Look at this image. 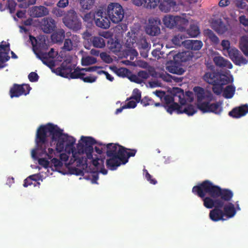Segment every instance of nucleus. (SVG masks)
Wrapping results in <instances>:
<instances>
[{"mask_svg": "<svg viewBox=\"0 0 248 248\" xmlns=\"http://www.w3.org/2000/svg\"><path fill=\"white\" fill-rule=\"evenodd\" d=\"M47 129L52 134L53 140H57V149L61 152L64 149L68 154H72L71 161L77 162L78 165H87V159L93 158V146L97 144L104 148V144L101 142L96 141L91 137L81 136L80 141L77 146L76 151L74 145L76 140L74 137L63 133V130L61 129L57 125L49 124Z\"/></svg>", "mask_w": 248, "mask_h": 248, "instance_id": "obj_1", "label": "nucleus"}, {"mask_svg": "<svg viewBox=\"0 0 248 248\" xmlns=\"http://www.w3.org/2000/svg\"><path fill=\"white\" fill-rule=\"evenodd\" d=\"M106 155L109 157L106 161V166L111 170H116L121 165L128 162L130 157L134 156L137 150L126 148L117 143L104 144Z\"/></svg>", "mask_w": 248, "mask_h": 248, "instance_id": "obj_2", "label": "nucleus"}, {"mask_svg": "<svg viewBox=\"0 0 248 248\" xmlns=\"http://www.w3.org/2000/svg\"><path fill=\"white\" fill-rule=\"evenodd\" d=\"M193 92L184 90L178 87H173L170 91L171 95L165 94L162 99L164 105H169L175 101H178L181 105H185L186 102L191 103L196 98L197 108L202 110V87L195 86Z\"/></svg>", "mask_w": 248, "mask_h": 248, "instance_id": "obj_3", "label": "nucleus"}, {"mask_svg": "<svg viewBox=\"0 0 248 248\" xmlns=\"http://www.w3.org/2000/svg\"><path fill=\"white\" fill-rule=\"evenodd\" d=\"M49 124L54 125L52 123H48L46 125H42L38 127L36 135L35 142L37 149L40 150L42 154H46L49 159H51L53 156L55 155V152L54 149L50 148L48 149V152L46 151V147L48 146L47 133H49L51 136V144L52 143L54 142V144H56L55 149L58 153H61L63 151L67 152L65 149L61 152L57 149L58 141L57 140H53L52 134L47 129V127H48V125Z\"/></svg>", "mask_w": 248, "mask_h": 248, "instance_id": "obj_4", "label": "nucleus"}, {"mask_svg": "<svg viewBox=\"0 0 248 248\" xmlns=\"http://www.w3.org/2000/svg\"><path fill=\"white\" fill-rule=\"evenodd\" d=\"M202 78L206 82L213 85V92L217 95L221 93L224 85L232 81L228 76L218 72L206 73Z\"/></svg>", "mask_w": 248, "mask_h": 248, "instance_id": "obj_5", "label": "nucleus"}, {"mask_svg": "<svg viewBox=\"0 0 248 248\" xmlns=\"http://www.w3.org/2000/svg\"><path fill=\"white\" fill-rule=\"evenodd\" d=\"M81 68L77 67L72 72L73 68L71 64L70 63H67L63 62L61 66L56 69V73L59 76L62 77H67V75L70 74V77L72 79L79 78L82 79L83 76H85V74L82 73L83 71L81 70Z\"/></svg>", "mask_w": 248, "mask_h": 248, "instance_id": "obj_6", "label": "nucleus"}, {"mask_svg": "<svg viewBox=\"0 0 248 248\" xmlns=\"http://www.w3.org/2000/svg\"><path fill=\"white\" fill-rule=\"evenodd\" d=\"M107 13L109 19L114 23L120 22L124 17V9L118 3L112 2L109 4L107 7Z\"/></svg>", "mask_w": 248, "mask_h": 248, "instance_id": "obj_7", "label": "nucleus"}, {"mask_svg": "<svg viewBox=\"0 0 248 248\" xmlns=\"http://www.w3.org/2000/svg\"><path fill=\"white\" fill-rule=\"evenodd\" d=\"M62 22L67 28L74 31H78L81 29V22L73 9L67 11L62 18Z\"/></svg>", "mask_w": 248, "mask_h": 248, "instance_id": "obj_8", "label": "nucleus"}, {"mask_svg": "<svg viewBox=\"0 0 248 248\" xmlns=\"http://www.w3.org/2000/svg\"><path fill=\"white\" fill-rule=\"evenodd\" d=\"M182 106L174 102L169 105H163V107L170 114L175 111L178 114L186 113L188 116H191L197 112V108L192 105H188L184 108Z\"/></svg>", "mask_w": 248, "mask_h": 248, "instance_id": "obj_9", "label": "nucleus"}, {"mask_svg": "<svg viewBox=\"0 0 248 248\" xmlns=\"http://www.w3.org/2000/svg\"><path fill=\"white\" fill-rule=\"evenodd\" d=\"M160 25L161 20L158 17L150 18L145 29L146 33L150 36H157L160 33Z\"/></svg>", "mask_w": 248, "mask_h": 248, "instance_id": "obj_10", "label": "nucleus"}, {"mask_svg": "<svg viewBox=\"0 0 248 248\" xmlns=\"http://www.w3.org/2000/svg\"><path fill=\"white\" fill-rule=\"evenodd\" d=\"M31 90V87L29 84H14L10 90V95L11 98L18 97L22 95H26L29 93Z\"/></svg>", "mask_w": 248, "mask_h": 248, "instance_id": "obj_11", "label": "nucleus"}, {"mask_svg": "<svg viewBox=\"0 0 248 248\" xmlns=\"http://www.w3.org/2000/svg\"><path fill=\"white\" fill-rule=\"evenodd\" d=\"M229 56L233 63L236 65L240 66L242 64H246L248 61L241 54L240 51L235 47H232L227 52Z\"/></svg>", "mask_w": 248, "mask_h": 248, "instance_id": "obj_12", "label": "nucleus"}, {"mask_svg": "<svg viewBox=\"0 0 248 248\" xmlns=\"http://www.w3.org/2000/svg\"><path fill=\"white\" fill-rule=\"evenodd\" d=\"M110 20L102 10H98L95 13V23L98 27L105 29H108L110 27Z\"/></svg>", "mask_w": 248, "mask_h": 248, "instance_id": "obj_13", "label": "nucleus"}, {"mask_svg": "<svg viewBox=\"0 0 248 248\" xmlns=\"http://www.w3.org/2000/svg\"><path fill=\"white\" fill-rule=\"evenodd\" d=\"M211 26L212 29L219 35L226 33L229 28L228 23L223 21L221 19H217L214 20Z\"/></svg>", "mask_w": 248, "mask_h": 248, "instance_id": "obj_14", "label": "nucleus"}, {"mask_svg": "<svg viewBox=\"0 0 248 248\" xmlns=\"http://www.w3.org/2000/svg\"><path fill=\"white\" fill-rule=\"evenodd\" d=\"M10 51L9 44L0 45V69L7 66L5 62L8 61L10 58L9 56Z\"/></svg>", "mask_w": 248, "mask_h": 248, "instance_id": "obj_15", "label": "nucleus"}, {"mask_svg": "<svg viewBox=\"0 0 248 248\" xmlns=\"http://www.w3.org/2000/svg\"><path fill=\"white\" fill-rule=\"evenodd\" d=\"M222 110L220 105L217 102L210 103L209 102L202 101V113L213 112L219 114Z\"/></svg>", "mask_w": 248, "mask_h": 248, "instance_id": "obj_16", "label": "nucleus"}, {"mask_svg": "<svg viewBox=\"0 0 248 248\" xmlns=\"http://www.w3.org/2000/svg\"><path fill=\"white\" fill-rule=\"evenodd\" d=\"M56 28V23L54 19L50 17L44 18L42 22V29L46 33L53 32Z\"/></svg>", "mask_w": 248, "mask_h": 248, "instance_id": "obj_17", "label": "nucleus"}, {"mask_svg": "<svg viewBox=\"0 0 248 248\" xmlns=\"http://www.w3.org/2000/svg\"><path fill=\"white\" fill-rule=\"evenodd\" d=\"M248 113V105H242L233 108L229 112V115L233 118H240Z\"/></svg>", "mask_w": 248, "mask_h": 248, "instance_id": "obj_18", "label": "nucleus"}, {"mask_svg": "<svg viewBox=\"0 0 248 248\" xmlns=\"http://www.w3.org/2000/svg\"><path fill=\"white\" fill-rule=\"evenodd\" d=\"M49 11L44 6H35L31 8L30 15L33 17H41L47 15Z\"/></svg>", "mask_w": 248, "mask_h": 248, "instance_id": "obj_19", "label": "nucleus"}, {"mask_svg": "<svg viewBox=\"0 0 248 248\" xmlns=\"http://www.w3.org/2000/svg\"><path fill=\"white\" fill-rule=\"evenodd\" d=\"M33 50L37 58L40 59L44 64L46 65L49 68L52 69L55 66V62L53 59L49 58L47 56L46 57L43 56V54L37 52L35 47L33 48Z\"/></svg>", "mask_w": 248, "mask_h": 248, "instance_id": "obj_20", "label": "nucleus"}, {"mask_svg": "<svg viewBox=\"0 0 248 248\" xmlns=\"http://www.w3.org/2000/svg\"><path fill=\"white\" fill-rule=\"evenodd\" d=\"M176 6L175 0H163L159 6V9L164 12L167 13L170 11L172 9L174 10Z\"/></svg>", "mask_w": 248, "mask_h": 248, "instance_id": "obj_21", "label": "nucleus"}, {"mask_svg": "<svg viewBox=\"0 0 248 248\" xmlns=\"http://www.w3.org/2000/svg\"><path fill=\"white\" fill-rule=\"evenodd\" d=\"M213 62L217 66L220 68L232 69L233 67L230 61L221 56H215L213 58Z\"/></svg>", "mask_w": 248, "mask_h": 248, "instance_id": "obj_22", "label": "nucleus"}, {"mask_svg": "<svg viewBox=\"0 0 248 248\" xmlns=\"http://www.w3.org/2000/svg\"><path fill=\"white\" fill-rule=\"evenodd\" d=\"M176 16L167 15L163 17L162 22L166 27L170 29H173L176 26Z\"/></svg>", "mask_w": 248, "mask_h": 248, "instance_id": "obj_23", "label": "nucleus"}, {"mask_svg": "<svg viewBox=\"0 0 248 248\" xmlns=\"http://www.w3.org/2000/svg\"><path fill=\"white\" fill-rule=\"evenodd\" d=\"M176 26L174 29H176L180 31H185L188 25V20L180 16H176Z\"/></svg>", "mask_w": 248, "mask_h": 248, "instance_id": "obj_24", "label": "nucleus"}, {"mask_svg": "<svg viewBox=\"0 0 248 248\" xmlns=\"http://www.w3.org/2000/svg\"><path fill=\"white\" fill-rule=\"evenodd\" d=\"M167 70L170 73L179 75H182L184 72V69L176 65L175 62L170 63L166 67Z\"/></svg>", "mask_w": 248, "mask_h": 248, "instance_id": "obj_25", "label": "nucleus"}, {"mask_svg": "<svg viewBox=\"0 0 248 248\" xmlns=\"http://www.w3.org/2000/svg\"><path fill=\"white\" fill-rule=\"evenodd\" d=\"M185 46L187 48L194 50H199L202 47V41L198 40H186Z\"/></svg>", "mask_w": 248, "mask_h": 248, "instance_id": "obj_26", "label": "nucleus"}, {"mask_svg": "<svg viewBox=\"0 0 248 248\" xmlns=\"http://www.w3.org/2000/svg\"><path fill=\"white\" fill-rule=\"evenodd\" d=\"M240 48L243 53L248 56V36H243L240 40Z\"/></svg>", "mask_w": 248, "mask_h": 248, "instance_id": "obj_27", "label": "nucleus"}, {"mask_svg": "<svg viewBox=\"0 0 248 248\" xmlns=\"http://www.w3.org/2000/svg\"><path fill=\"white\" fill-rule=\"evenodd\" d=\"M91 41L95 47L103 48L105 46V40L100 36H94L92 38Z\"/></svg>", "mask_w": 248, "mask_h": 248, "instance_id": "obj_28", "label": "nucleus"}, {"mask_svg": "<svg viewBox=\"0 0 248 248\" xmlns=\"http://www.w3.org/2000/svg\"><path fill=\"white\" fill-rule=\"evenodd\" d=\"M235 91V87L232 85H228L223 91V96L227 99L233 97Z\"/></svg>", "mask_w": 248, "mask_h": 248, "instance_id": "obj_29", "label": "nucleus"}, {"mask_svg": "<svg viewBox=\"0 0 248 248\" xmlns=\"http://www.w3.org/2000/svg\"><path fill=\"white\" fill-rule=\"evenodd\" d=\"M204 35L207 36L213 43L215 44H218L219 40L212 30L210 29L205 30Z\"/></svg>", "mask_w": 248, "mask_h": 248, "instance_id": "obj_30", "label": "nucleus"}, {"mask_svg": "<svg viewBox=\"0 0 248 248\" xmlns=\"http://www.w3.org/2000/svg\"><path fill=\"white\" fill-rule=\"evenodd\" d=\"M186 31L187 34L191 37H195L200 33L199 27L195 25H191Z\"/></svg>", "mask_w": 248, "mask_h": 248, "instance_id": "obj_31", "label": "nucleus"}, {"mask_svg": "<svg viewBox=\"0 0 248 248\" xmlns=\"http://www.w3.org/2000/svg\"><path fill=\"white\" fill-rule=\"evenodd\" d=\"M65 37V32L63 30H60L52 35V40L56 42H62Z\"/></svg>", "mask_w": 248, "mask_h": 248, "instance_id": "obj_32", "label": "nucleus"}, {"mask_svg": "<svg viewBox=\"0 0 248 248\" xmlns=\"http://www.w3.org/2000/svg\"><path fill=\"white\" fill-rule=\"evenodd\" d=\"M95 0H80V4L83 9L89 10L93 8Z\"/></svg>", "mask_w": 248, "mask_h": 248, "instance_id": "obj_33", "label": "nucleus"}, {"mask_svg": "<svg viewBox=\"0 0 248 248\" xmlns=\"http://www.w3.org/2000/svg\"><path fill=\"white\" fill-rule=\"evenodd\" d=\"M20 3L18 4L19 8L26 9L31 5L34 4L36 0H17Z\"/></svg>", "mask_w": 248, "mask_h": 248, "instance_id": "obj_34", "label": "nucleus"}, {"mask_svg": "<svg viewBox=\"0 0 248 248\" xmlns=\"http://www.w3.org/2000/svg\"><path fill=\"white\" fill-rule=\"evenodd\" d=\"M177 56L182 62H186L192 58L191 52L189 51L183 52L178 54Z\"/></svg>", "mask_w": 248, "mask_h": 248, "instance_id": "obj_35", "label": "nucleus"}, {"mask_svg": "<svg viewBox=\"0 0 248 248\" xmlns=\"http://www.w3.org/2000/svg\"><path fill=\"white\" fill-rule=\"evenodd\" d=\"M116 73L119 77H128L130 74H131V71L126 68L122 67L118 69Z\"/></svg>", "mask_w": 248, "mask_h": 248, "instance_id": "obj_36", "label": "nucleus"}, {"mask_svg": "<svg viewBox=\"0 0 248 248\" xmlns=\"http://www.w3.org/2000/svg\"><path fill=\"white\" fill-rule=\"evenodd\" d=\"M96 62V58L91 56H87L82 59V64L83 65H89L95 63Z\"/></svg>", "mask_w": 248, "mask_h": 248, "instance_id": "obj_37", "label": "nucleus"}, {"mask_svg": "<svg viewBox=\"0 0 248 248\" xmlns=\"http://www.w3.org/2000/svg\"><path fill=\"white\" fill-rule=\"evenodd\" d=\"M133 99L140 102L141 99V92L138 89H135L133 91L132 95L127 100Z\"/></svg>", "mask_w": 248, "mask_h": 248, "instance_id": "obj_38", "label": "nucleus"}, {"mask_svg": "<svg viewBox=\"0 0 248 248\" xmlns=\"http://www.w3.org/2000/svg\"><path fill=\"white\" fill-rule=\"evenodd\" d=\"M183 36L182 35L178 34L177 35L174 36L171 41L173 44L176 46H181L182 44H184L186 41H183Z\"/></svg>", "mask_w": 248, "mask_h": 248, "instance_id": "obj_39", "label": "nucleus"}, {"mask_svg": "<svg viewBox=\"0 0 248 248\" xmlns=\"http://www.w3.org/2000/svg\"><path fill=\"white\" fill-rule=\"evenodd\" d=\"M17 4L14 0H8L6 7L9 9L10 13H14Z\"/></svg>", "mask_w": 248, "mask_h": 248, "instance_id": "obj_40", "label": "nucleus"}, {"mask_svg": "<svg viewBox=\"0 0 248 248\" xmlns=\"http://www.w3.org/2000/svg\"><path fill=\"white\" fill-rule=\"evenodd\" d=\"M84 21L88 23H92L93 20H95V14L92 12H90L85 14L83 17Z\"/></svg>", "mask_w": 248, "mask_h": 248, "instance_id": "obj_41", "label": "nucleus"}, {"mask_svg": "<svg viewBox=\"0 0 248 248\" xmlns=\"http://www.w3.org/2000/svg\"><path fill=\"white\" fill-rule=\"evenodd\" d=\"M74 45L72 42L71 39H66L64 42L63 49L66 51H71L73 49Z\"/></svg>", "mask_w": 248, "mask_h": 248, "instance_id": "obj_42", "label": "nucleus"}, {"mask_svg": "<svg viewBox=\"0 0 248 248\" xmlns=\"http://www.w3.org/2000/svg\"><path fill=\"white\" fill-rule=\"evenodd\" d=\"M160 0H145V3H146V7L150 8H155L156 7Z\"/></svg>", "mask_w": 248, "mask_h": 248, "instance_id": "obj_43", "label": "nucleus"}, {"mask_svg": "<svg viewBox=\"0 0 248 248\" xmlns=\"http://www.w3.org/2000/svg\"><path fill=\"white\" fill-rule=\"evenodd\" d=\"M140 102L144 107L154 104V101L148 96L144 97L142 99H140Z\"/></svg>", "mask_w": 248, "mask_h": 248, "instance_id": "obj_44", "label": "nucleus"}, {"mask_svg": "<svg viewBox=\"0 0 248 248\" xmlns=\"http://www.w3.org/2000/svg\"><path fill=\"white\" fill-rule=\"evenodd\" d=\"M101 59L107 63H110L112 62V59L106 52H102L100 54Z\"/></svg>", "mask_w": 248, "mask_h": 248, "instance_id": "obj_45", "label": "nucleus"}, {"mask_svg": "<svg viewBox=\"0 0 248 248\" xmlns=\"http://www.w3.org/2000/svg\"><path fill=\"white\" fill-rule=\"evenodd\" d=\"M51 162L56 170L61 169L63 166V163L61 160L55 157L51 159Z\"/></svg>", "mask_w": 248, "mask_h": 248, "instance_id": "obj_46", "label": "nucleus"}, {"mask_svg": "<svg viewBox=\"0 0 248 248\" xmlns=\"http://www.w3.org/2000/svg\"><path fill=\"white\" fill-rule=\"evenodd\" d=\"M97 78V77L94 76L90 75L86 77L83 76L81 80L86 83H93L96 80Z\"/></svg>", "mask_w": 248, "mask_h": 248, "instance_id": "obj_47", "label": "nucleus"}, {"mask_svg": "<svg viewBox=\"0 0 248 248\" xmlns=\"http://www.w3.org/2000/svg\"><path fill=\"white\" fill-rule=\"evenodd\" d=\"M192 192L202 198V183H199L197 186H194L192 188Z\"/></svg>", "mask_w": 248, "mask_h": 248, "instance_id": "obj_48", "label": "nucleus"}, {"mask_svg": "<svg viewBox=\"0 0 248 248\" xmlns=\"http://www.w3.org/2000/svg\"><path fill=\"white\" fill-rule=\"evenodd\" d=\"M131 81L137 83H141L142 80L140 79L138 75L133 74L131 72V74L127 77Z\"/></svg>", "mask_w": 248, "mask_h": 248, "instance_id": "obj_49", "label": "nucleus"}, {"mask_svg": "<svg viewBox=\"0 0 248 248\" xmlns=\"http://www.w3.org/2000/svg\"><path fill=\"white\" fill-rule=\"evenodd\" d=\"M126 54L130 56V60H133L138 56V53L135 49L131 48L127 50Z\"/></svg>", "mask_w": 248, "mask_h": 248, "instance_id": "obj_50", "label": "nucleus"}, {"mask_svg": "<svg viewBox=\"0 0 248 248\" xmlns=\"http://www.w3.org/2000/svg\"><path fill=\"white\" fill-rule=\"evenodd\" d=\"M221 45L223 48V50H226L227 52L232 48L230 46V41L227 40H223L221 41Z\"/></svg>", "mask_w": 248, "mask_h": 248, "instance_id": "obj_51", "label": "nucleus"}, {"mask_svg": "<svg viewBox=\"0 0 248 248\" xmlns=\"http://www.w3.org/2000/svg\"><path fill=\"white\" fill-rule=\"evenodd\" d=\"M128 102L127 103L126 105H124L126 108H134L137 106V104L138 102L137 101L131 99V100H127Z\"/></svg>", "mask_w": 248, "mask_h": 248, "instance_id": "obj_52", "label": "nucleus"}, {"mask_svg": "<svg viewBox=\"0 0 248 248\" xmlns=\"http://www.w3.org/2000/svg\"><path fill=\"white\" fill-rule=\"evenodd\" d=\"M28 78L31 82H34L38 81L39 76L35 72H32L28 75Z\"/></svg>", "mask_w": 248, "mask_h": 248, "instance_id": "obj_53", "label": "nucleus"}, {"mask_svg": "<svg viewBox=\"0 0 248 248\" xmlns=\"http://www.w3.org/2000/svg\"><path fill=\"white\" fill-rule=\"evenodd\" d=\"M145 171V177L146 179L152 184L155 185L157 183L156 180L152 178V176L150 175L146 170H144Z\"/></svg>", "mask_w": 248, "mask_h": 248, "instance_id": "obj_54", "label": "nucleus"}, {"mask_svg": "<svg viewBox=\"0 0 248 248\" xmlns=\"http://www.w3.org/2000/svg\"><path fill=\"white\" fill-rule=\"evenodd\" d=\"M138 76L142 80V79H146L150 77L149 73L146 71H140L138 72Z\"/></svg>", "mask_w": 248, "mask_h": 248, "instance_id": "obj_55", "label": "nucleus"}, {"mask_svg": "<svg viewBox=\"0 0 248 248\" xmlns=\"http://www.w3.org/2000/svg\"><path fill=\"white\" fill-rule=\"evenodd\" d=\"M37 52L43 54L44 56H47L52 59L55 57L56 55L54 54V50L53 48H51L50 50L48 53H44L41 51H37Z\"/></svg>", "mask_w": 248, "mask_h": 248, "instance_id": "obj_56", "label": "nucleus"}, {"mask_svg": "<svg viewBox=\"0 0 248 248\" xmlns=\"http://www.w3.org/2000/svg\"><path fill=\"white\" fill-rule=\"evenodd\" d=\"M38 163L44 168H47L49 164V162L46 158H41L38 159Z\"/></svg>", "mask_w": 248, "mask_h": 248, "instance_id": "obj_57", "label": "nucleus"}, {"mask_svg": "<svg viewBox=\"0 0 248 248\" xmlns=\"http://www.w3.org/2000/svg\"><path fill=\"white\" fill-rule=\"evenodd\" d=\"M235 4L237 8L244 9L246 6V3L243 0H235Z\"/></svg>", "mask_w": 248, "mask_h": 248, "instance_id": "obj_58", "label": "nucleus"}, {"mask_svg": "<svg viewBox=\"0 0 248 248\" xmlns=\"http://www.w3.org/2000/svg\"><path fill=\"white\" fill-rule=\"evenodd\" d=\"M34 177V176H30L28 177H27L26 179H25L24 181V184L23 186L25 187L28 186H31L33 184L32 179H31L32 177Z\"/></svg>", "mask_w": 248, "mask_h": 248, "instance_id": "obj_59", "label": "nucleus"}, {"mask_svg": "<svg viewBox=\"0 0 248 248\" xmlns=\"http://www.w3.org/2000/svg\"><path fill=\"white\" fill-rule=\"evenodd\" d=\"M102 67L98 66H93L87 68H83L81 70L85 72H94L96 71L97 69L101 68Z\"/></svg>", "mask_w": 248, "mask_h": 248, "instance_id": "obj_60", "label": "nucleus"}, {"mask_svg": "<svg viewBox=\"0 0 248 248\" xmlns=\"http://www.w3.org/2000/svg\"><path fill=\"white\" fill-rule=\"evenodd\" d=\"M110 48L112 51H120V44L119 43L115 42V43H113L111 44Z\"/></svg>", "mask_w": 248, "mask_h": 248, "instance_id": "obj_61", "label": "nucleus"}, {"mask_svg": "<svg viewBox=\"0 0 248 248\" xmlns=\"http://www.w3.org/2000/svg\"><path fill=\"white\" fill-rule=\"evenodd\" d=\"M239 21L241 24L245 26H248V18H247L245 16H241L239 17Z\"/></svg>", "mask_w": 248, "mask_h": 248, "instance_id": "obj_62", "label": "nucleus"}, {"mask_svg": "<svg viewBox=\"0 0 248 248\" xmlns=\"http://www.w3.org/2000/svg\"><path fill=\"white\" fill-rule=\"evenodd\" d=\"M133 3L136 6H141L143 5L146 7V3H145V0H132Z\"/></svg>", "mask_w": 248, "mask_h": 248, "instance_id": "obj_63", "label": "nucleus"}, {"mask_svg": "<svg viewBox=\"0 0 248 248\" xmlns=\"http://www.w3.org/2000/svg\"><path fill=\"white\" fill-rule=\"evenodd\" d=\"M68 4V0H60L57 3L58 7L60 8H64Z\"/></svg>", "mask_w": 248, "mask_h": 248, "instance_id": "obj_64", "label": "nucleus"}]
</instances>
